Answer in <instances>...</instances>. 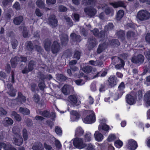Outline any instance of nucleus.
I'll return each mask as SVG.
<instances>
[{"mask_svg": "<svg viewBox=\"0 0 150 150\" xmlns=\"http://www.w3.org/2000/svg\"><path fill=\"white\" fill-rule=\"evenodd\" d=\"M69 101L73 105H79L78 102L77 97L76 95L73 94L68 96Z\"/></svg>", "mask_w": 150, "mask_h": 150, "instance_id": "9b49d317", "label": "nucleus"}, {"mask_svg": "<svg viewBox=\"0 0 150 150\" xmlns=\"http://www.w3.org/2000/svg\"><path fill=\"white\" fill-rule=\"evenodd\" d=\"M16 101L20 103H25L26 100L25 96H23L21 92H18V96L16 98Z\"/></svg>", "mask_w": 150, "mask_h": 150, "instance_id": "a211bd4d", "label": "nucleus"}, {"mask_svg": "<svg viewBox=\"0 0 150 150\" xmlns=\"http://www.w3.org/2000/svg\"><path fill=\"white\" fill-rule=\"evenodd\" d=\"M144 103L147 106H150V90L147 91L143 98Z\"/></svg>", "mask_w": 150, "mask_h": 150, "instance_id": "ddd939ff", "label": "nucleus"}, {"mask_svg": "<svg viewBox=\"0 0 150 150\" xmlns=\"http://www.w3.org/2000/svg\"><path fill=\"white\" fill-rule=\"evenodd\" d=\"M83 143L82 138L76 137L73 141V144L76 148L81 149L83 148Z\"/></svg>", "mask_w": 150, "mask_h": 150, "instance_id": "0eeeda50", "label": "nucleus"}, {"mask_svg": "<svg viewBox=\"0 0 150 150\" xmlns=\"http://www.w3.org/2000/svg\"><path fill=\"white\" fill-rule=\"evenodd\" d=\"M44 46L45 50L47 51L50 50L51 45V41L49 38L46 39L44 42Z\"/></svg>", "mask_w": 150, "mask_h": 150, "instance_id": "bb28decb", "label": "nucleus"}, {"mask_svg": "<svg viewBox=\"0 0 150 150\" xmlns=\"http://www.w3.org/2000/svg\"><path fill=\"white\" fill-rule=\"evenodd\" d=\"M36 64V62L34 60H30L29 62L28 66H27L24 68V69L22 71V73L23 74H27L29 72L32 71L35 67Z\"/></svg>", "mask_w": 150, "mask_h": 150, "instance_id": "f257e3e1", "label": "nucleus"}, {"mask_svg": "<svg viewBox=\"0 0 150 150\" xmlns=\"http://www.w3.org/2000/svg\"><path fill=\"white\" fill-rule=\"evenodd\" d=\"M144 59V56L141 54L133 56L131 59L132 62L134 64L140 65L143 63Z\"/></svg>", "mask_w": 150, "mask_h": 150, "instance_id": "7ed1b4c3", "label": "nucleus"}, {"mask_svg": "<svg viewBox=\"0 0 150 150\" xmlns=\"http://www.w3.org/2000/svg\"><path fill=\"white\" fill-rule=\"evenodd\" d=\"M89 47L91 49L93 48L96 45V40L95 38H91L88 39Z\"/></svg>", "mask_w": 150, "mask_h": 150, "instance_id": "c85d7f7f", "label": "nucleus"}, {"mask_svg": "<svg viewBox=\"0 0 150 150\" xmlns=\"http://www.w3.org/2000/svg\"><path fill=\"white\" fill-rule=\"evenodd\" d=\"M37 6L40 8H43L45 7V3L42 0H38L36 2Z\"/></svg>", "mask_w": 150, "mask_h": 150, "instance_id": "a18cd8bd", "label": "nucleus"}, {"mask_svg": "<svg viewBox=\"0 0 150 150\" xmlns=\"http://www.w3.org/2000/svg\"><path fill=\"white\" fill-rule=\"evenodd\" d=\"M72 115L71 118L74 121H77L80 118L81 115L79 112L76 110H72L70 112Z\"/></svg>", "mask_w": 150, "mask_h": 150, "instance_id": "2eb2a0df", "label": "nucleus"}, {"mask_svg": "<svg viewBox=\"0 0 150 150\" xmlns=\"http://www.w3.org/2000/svg\"><path fill=\"white\" fill-rule=\"evenodd\" d=\"M14 143L15 145L19 146L21 145L23 142V139L22 136L19 134L16 135V137L13 138Z\"/></svg>", "mask_w": 150, "mask_h": 150, "instance_id": "4468645a", "label": "nucleus"}, {"mask_svg": "<svg viewBox=\"0 0 150 150\" xmlns=\"http://www.w3.org/2000/svg\"><path fill=\"white\" fill-rule=\"evenodd\" d=\"M20 112L25 115H28L30 114V112L29 109L27 108L20 107L19 109Z\"/></svg>", "mask_w": 150, "mask_h": 150, "instance_id": "c9c22d12", "label": "nucleus"}, {"mask_svg": "<svg viewBox=\"0 0 150 150\" xmlns=\"http://www.w3.org/2000/svg\"><path fill=\"white\" fill-rule=\"evenodd\" d=\"M107 46L106 42H105L102 44H100L97 50V53L98 54L100 53L106 48Z\"/></svg>", "mask_w": 150, "mask_h": 150, "instance_id": "a878e982", "label": "nucleus"}, {"mask_svg": "<svg viewBox=\"0 0 150 150\" xmlns=\"http://www.w3.org/2000/svg\"><path fill=\"white\" fill-rule=\"evenodd\" d=\"M75 82L76 84L78 86H81L84 84V82H83V80L81 79H79L76 80Z\"/></svg>", "mask_w": 150, "mask_h": 150, "instance_id": "0e129e2a", "label": "nucleus"}, {"mask_svg": "<svg viewBox=\"0 0 150 150\" xmlns=\"http://www.w3.org/2000/svg\"><path fill=\"white\" fill-rule=\"evenodd\" d=\"M137 17L139 20L143 21L147 20L150 18V13L146 10H140L138 12Z\"/></svg>", "mask_w": 150, "mask_h": 150, "instance_id": "f03ea898", "label": "nucleus"}, {"mask_svg": "<svg viewBox=\"0 0 150 150\" xmlns=\"http://www.w3.org/2000/svg\"><path fill=\"white\" fill-rule=\"evenodd\" d=\"M105 31L103 30H101L99 32L98 35L97 37H98L99 38L103 39L105 37Z\"/></svg>", "mask_w": 150, "mask_h": 150, "instance_id": "864d4df0", "label": "nucleus"}, {"mask_svg": "<svg viewBox=\"0 0 150 150\" xmlns=\"http://www.w3.org/2000/svg\"><path fill=\"white\" fill-rule=\"evenodd\" d=\"M134 95L136 100H142L143 93L142 90H139Z\"/></svg>", "mask_w": 150, "mask_h": 150, "instance_id": "2f4dec72", "label": "nucleus"}, {"mask_svg": "<svg viewBox=\"0 0 150 150\" xmlns=\"http://www.w3.org/2000/svg\"><path fill=\"white\" fill-rule=\"evenodd\" d=\"M23 19V17L21 16H19L14 18L13 22L16 25H19L22 22Z\"/></svg>", "mask_w": 150, "mask_h": 150, "instance_id": "c756f323", "label": "nucleus"}, {"mask_svg": "<svg viewBox=\"0 0 150 150\" xmlns=\"http://www.w3.org/2000/svg\"><path fill=\"white\" fill-rule=\"evenodd\" d=\"M57 78H58V80L61 82L64 81L67 79V77L66 76L62 74L59 75L57 76Z\"/></svg>", "mask_w": 150, "mask_h": 150, "instance_id": "8fccbe9b", "label": "nucleus"}, {"mask_svg": "<svg viewBox=\"0 0 150 150\" xmlns=\"http://www.w3.org/2000/svg\"><path fill=\"white\" fill-rule=\"evenodd\" d=\"M124 14V12L122 10H119L116 15V18L117 19L120 20L123 17Z\"/></svg>", "mask_w": 150, "mask_h": 150, "instance_id": "c03bdc74", "label": "nucleus"}, {"mask_svg": "<svg viewBox=\"0 0 150 150\" xmlns=\"http://www.w3.org/2000/svg\"><path fill=\"white\" fill-rule=\"evenodd\" d=\"M18 61L17 57L16 56L13 58L11 59V67L13 68H15L17 66Z\"/></svg>", "mask_w": 150, "mask_h": 150, "instance_id": "ea45409f", "label": "nucleus"}, {"mask_svg": "<svg viewBox=\"0 0 150 150\" xmlns=\"http://www.w3.org/2000/svg\"><path fill=\"white\" fill-rule=\"evenodd\" d=\"M58 9L60 12H64L67 10V8L65 6L62 5H60L59 6Z\"/></svg>", "mask_w": 150, "mask_h": 150, "instance_id": "6e6d98bb", "label": "nucleus"}, {"mask_svg": "<svg viewBox=\"0 0 150 150\" xmlns=\"http://www.w3.org/2000/svg\"><path fill=\"white\" fill-rule=\"evenodd\" d=\"M72 40L74 42H79L81 41L80 35H77L75 33H72L70 35Z\"/></svg>", "mask_w": 150, "mask_h": 150, "instance_id": "4be33fe9", "label": "nucleus"}, {"mask_svg": "<svg viewBox=\"0 0 150 150\" xmlns=\"http://www.w3.org/2000/svg\"><path fill=\"white\" fill-rule=\"evenodd\" d=\"M38 75L39 77H40L41 80L42 81H44V80L47 78L45 74L41 72H38Z\"/></svg>", "mask_w": 150, "mask_h": 150, "instance_id": "13d9d810", "label": "nucleus"}, {"mask_svg": "<svg viewBox=\"0 0 150 150\" xmlns=\"http://www.w3.org/2000/svg\"><path fill=\"white\" fill-rule=\"evenodd\" d=\"M118 81V80L115 75H110L108 80V87L110 88L114 87L117 85Z\"/></svg>", "mask_w": 150, "mask_h": 150, "instance_id": "39448f33", "label": "nucleus"}, {"mask_svg": "<svg viewBox=\"0 0 150 150\" xmlns=\"http://www.w3.org/2000/svg\"><path fill=\"white\" fill-rule=\"evenodd\" d=\"M32 99L35 103H38L40 101V97L38 94L35 93L33 95Z\"/></svg>", "mask_w": 150, "mask_h": 150, "instance_id": "49530a36", "label": "nucleus"}, {"mask_svg": "<svg viewBox=\"0 0 150 150\" xmlns=\"http://www.w3.org/2000/svg\"><path fill=\"white\" fill-rule=\"evenodd\" d=\"M18 62H24L25 63L27 61V58L26 57H24L21 55L20 57H17Z\"/></svg>", "mask_w": 150, "mask_h": 150, "instance_id": "5fc2aeb1", "label": "nucleus"}, {"mask_svg": "<svg viewBox=\"0 0 150 150\" xmlns=\"http://www.w3.org/2000/svg\"><path fill=\"white\" fill-rule=\"evenodd\" d=\"M115 146L117 148H121L123 145V142L120 139L116 140L114 143Z\"/></svg>", "mask_w": 150, "mask_h": 150, "instance_id": "37998d69", "label": "nucleus"}, {"mask_svg": "<svg viewBox=\"0 0 150 150\" xmlns=\"http://www.w3.org/2000/svg\"><path fill=\"white\" fill-rule=\"evenodd\" d=\"M110 4L114 8H117L119 7H125V3L122 1H118L114 2H110Z\"/></svg>", "mask_w": 150, "mask_h": 150, "instance_id": "aec40b11", "label": "nucleus"}, {"mask_svg": "<svg viewBox=\"0 0 150 150\" xmlns=\"http://www.w3.org/2000/svg\"><path fill=\"white\" fill-rule=\"evenodd\" d=\"M125 85L123 82H122L119 84L117 92V94L118 97H121L125 93L124 89Z\"/></svg>", "mask_w": 150, "mask_h": 150, "instance_id": "9d476101", "label": "nucleus"}, {"mask_svg": "<svg viewBox=\"0 0 150 150\" xmlns=\"http://www.w3.org/2000/svg\"><path fill=\"white\" fill-rule=\"evenodd\" d=\"M60 49L59 43L57 41H54L51 46V50L52 53L54 54H56L59 51Z\"/></svg>", "mask_w": 150, "mask_h": 150, "instance_id": "6e6552de", "label": "nucleus"}, {"mask_svg": "<svg viewBox=\"0 0 150 150\" xmlns=\"http://www.w3.org/2000/svg\"><path fill=\"white\" fill-rule=\"evenodd\" d=\"M84 11L86 15L90 18L94 16L97 13L96 9L93 7H88L84 8Z\"/></svg>", "mask_w": 150, "mask_h": 150, "instance_id": "423d86ee", "label": "nucleus"}, {"mask_svg": "<svg viewBox=\"0 0 150 150\" xmlns=\"http://www.w3.org/2000/svg\"><path fill=\"white\" fill-rule=\"evenodd\" d=\"M25 45L27 50L30 52L32 51L34 49V46L31 41H27L26 42Z\"/></svg>", "mask_w": 150, "mask_h": 150, "instance_id": "7c9ffc66", "label": "nucleus"}, {"mask_svg": "<svg viewBox=\"0 0 150 150\" xmlns=\"http://www.w3.org/2000/svg\"><path fill=\"white\" fill-rule=\"evenodd\" d=\"M127 146L131 150H135L138 147L136 141L133 139H130L128 141Z\"/></svg>", "mask_w": 150, "mask_h": 150, "instance_id": "1a4fd4ad", "label": "nucleus"}, {"mask_svg": "<svg viewBox=\"0 0 150 150\" xmlns=\"http://www.w3.org/2000/svg\"><path fill=\"white\" fill-rule=\"evenodd\" d=\"M62 92L65 95L69 93L68 88L66 86L64 85L62 89Z\"/></svg>", "mask_w": 150, "mask_h": 150, "instance_id": "69168bd1", "label": "nucleus"}, {"mask_svg": "<svg viewBox=\"0 0 150 150\" xmlns=\"http://www.w3.org/2000/svg\"><path fill=\"white\" fill-rule=\"evenodd\" d=\"M11 115L14 117V118L16 121L19 122L21 120V117L16 111H12L11 112Z\"/></svg>", "mask_w": 150, "mask_h": 150, "instance_id": "58836bf2", "label": "nucleus"}, {"mask_svg": "<svg viewBox=\"0 0 150 150\" xmlns=\"http://www.w3.org/2000/svg\"><path fill=\"white\" fill-rule=\"evenodd\" d=\"M49 23L54 27H56L58 23L57 20L56 19V16L54 15L50 16L49 18Z\"/></svg>", "mask_w": 150, "mask_h": 150, "instance_id": "6ab92c4d", "label": "nucleus"}, {"mask_svg": "<svg viewBox=\"0 0 150 150\" xmlns=\"http://www.w3.org/2000/svg\"><path fill=\"white\" fill-rule=\"evenodd\" d=\"M96 65L101 67H103V62L101 59L96 60Z\"/></svg>", "mask_w": 150, "mask_h": 150, "instance_id": "052dcab7", "label": "nucleus"}, {"mask_svg": "<svg viewBox=\"0 0 150 150\" xmlns=\"http://www.w3.org/2000/svg\"><path fill=\"white\" fill-rule=\"evenodd\" d=\"M4 123L6 126H8L9 125H11L13 123V121L12 119L8 117H6L5 118Z\"/></svg>", "mask_w": 150, "mask_h": 150, "instance_id": "79ce46f5", "label": "nucleus"}, {"mask_svg": "<svg viewBox=\"0 0 150 150\" xmlns=\"http://www.w3.org/2000/svg\"><path fill=\"white\" fill-rule=\"evenodd\" d=\"M116 139V137L114 134H111L109 135L108 138V140L109 142H112Z\"/></svg>", "mask_w": 150, "mask_h": 150, "instance_id": "e2e57ef3", "label": "nucleus"}, {"mask_svg": "<svg viewBox=\"0 0 150 150\" xmlns=\"http://www.w3.org/2000/svg\"><path fill=\"white\" fill-rule=\"evenodd\" d=\"M22 133L24 141H26L28 139V132L27 129L24 128L22 131Z\"/></svg>", "mask_w": 150, "mask_h": 150, "instance_id": "de8ad7c7", "label": "nucleus"}, {"mask_svg": "<svg viewBox=\"0 0 150 150\" xmlns=\"http://www.w3.org/2000/svg\"><path fill=\"white\" fill-rule=\"evenodd\" d=\"M126 37L128 40H130L131 39L134 40L136 38V35L134 32L129 30L127 32Z\"/></svg>", "mask_w": 150, "mask_h": 150, "instance_id": "cd10ccee", "label": "nucleus"}, {"mask_svg": "<svg viewBox=\"0 0 150 150\" xmlns=\"http://www.w3.org/2000/svg\"><path fill=\"white\" fill-rule=\"evenodd\" d=\"M84 123L86 124H92L94 123L96 120L95 113L93 112L87 115L83 119Z\"/></svg>", "mask_w": 150, "mask_h": 150, "instance_id": "20e7f679", "label": "nucleus"}, {"mask_svg": "<svg viewBox=\"0 0 150 150\" xmlns=\"http://www.w3.org/2000/svg\"><path fill=\"white\" fill-rule=\"evenodd\" d=\"M94 135L96 140L98 142L101 141L103 139V134L98 132H96Z\"/></svg>", "mask_w": 150, "mask_h": 150, "instance_id": "f704fd0d", "label": "nucleus"}, {"mask_svg": "<svg viewBox=\"0 0 150 150\" xmlns=\"http://www.w3.org/2000/svg\"><path fill=\"white\" fill-rule=\"evenodd\" d=\"M13 8H15L17 10H20L21 8L19 3L17 1L15 2L13 6Z\"/></svg>", "mask_w": 150, "mask_h": 150, "instance_id": "774afa93", "label": "nucleus"}, {"mask_svg": "<svg viewBox=\"0 0 150 150\" xmlns=\"http://www.w3.org/2000/svg\"><path fill=\"white\" fill-rule=\"evenodd\" d=\"M71 52L69 49H67L64 51L63 53L62 57L64 58H67L71 57Z\"/></svg>", "mask_w": 150, "mask_h": 150, "instance_id": "e433bc0d", "label": "nucleus"}, {"mask_svg": "<svg viewBox=\"0 0 150 150\" xmlns=\"http://www.w3.org/2000/svg\"><path fill=\"white\" fill-rule=\"evenodd\" d=\"M85 3L88 5H91L93 6H95L96 4L97 0H84Z\"/></svg>", "mask_w": 150, "mask_h": 150, "instance_id": "4c0bfd02", "label": "nucleus"}, {"mask_svg": "<svg viewBox=\"0 0 150 150\" xmlns=\"http://www.w3.org/2000/svg\"><path fill=\"white\" fill-rule=\"evenodd\" d=\"M33 150H42L43 148L42 143L40 142H35L32 146Z\"/></svg>", "mask_w": 150, "mask_h": 150, "instance_id": "5701e85b", "label": "nucleus"}, {"mask_svg": "<svg viewBox=\"0 0 150 150\" xmlns=\"http://www.w3.org/2000/svg\"><path fill=\"white\" fill-rule=\"evenodd\" d=\"M0 148H3L4 150H17L11 145L6 144L5 143L0 142Z\"/></svg>", "mask_w": 150, "mask_h": 150, "instance_id": "dca6fc26", "label": "nucleus"}, {"mask_svg": "<svg viewBox=\"0 0 150 150\" xmlns=\"http://www.w3.org/2000/svg\"><path fill=\"white\" fill-rule=\"evenodd\" d=\"M26 125L28 127H30L33 125V123L32 120L29 118H27L26 120Z\"/></svg>", "mask_w": 150, "mask_h": 150, "instance_id": "bf43d9fd", "label": "nucleus"}, {"mask_svg": "<svg viewBox=\"0 0 150 150\" xmlns=\"http://www.w3.org/2000/svg\"><path fill=\"white\" fill-rule=\"evenodd\" d=\"M18 42L16 39H14L12 40L11 42V45L13 49H16L18 46Z\"/></svg>", "mask_w": 150, "mask_h": 150, "instance_id": "3c124183", "label": "nucleus"}, {"mask_svg": "<svg viewBox=\"0 0 150 150\" xmlns=\"http://www.w3.org/2000/svg\"><path fill=\"white\" fill-rule=\"evenodd\" d=\"M81 52L78 50H76L75 51L74 55V58L79 60L80 57Z\"/></svg>", "mask_w": 150, "mask_h": 150, "instance_id": "09e8293b", "label": "nucleus"}, {"mask_svg": "<svg viewBox=\"0 0 150 150\" xmlns=\"http://www.w3.org/2000/svg\"><path fill=\"white\" fill-rule=\"evenodd\" d=\"M84 132L83 129L81 127H78L76 130L75 136L80 137L83 134Z\"/></svg>", "mask_w": 150, "mask_h": 150, "instance_id": "72a5a7b5", "label": "nucleus"}, {"mask_svg": "<svg viewBox=\"0 0 150 150\" xmlns=\"http://www.w3.org/2000/svg\"><path fill=\"white\" fill-rule=\"evenodd\" d=\"M126 98L127 102L130 105L133 104L135 103V100H136L134 96L129 94H127Z\"/></svg>", "mask_w": 150, "mask_h": 150, "instance_id": "b1692460", "label": "nucleus"}, {"mask_svg": "<svg viewBox=\"0 0 150 150\" xmlns=\"http://www.w3.org/2000/svg\"><path fill=\"white\" fill-rule=\"evenodd\" d=\"M92 67L90 66H87L84 67L82 69V71L85 73L87 74L90 73L92 70Z\"/></svg>", "mask_w": 150, "mask_h": 150, "instance_id": "a19ab883", "label": "nucleus"}, {"mask_svg": "<svg viewBox=\"0 0 150 150\" xmlns=\"http://www.w3.org/2000/svg\"><path fill=\"white\" fill-rule=\"evenodd\" d=\"M116 35L118 38L123 42L125 40V31L122 30H120L116 32Z\"/></svg>", "mask_w": 150, "mask_h": 150, "instance_id": "412c9836", "label": "nucleus"}, {"mask_svg": "<svg viewBox=\"0 0 150 150\" xmlns=\"http://www.w3.org/2000/svg\"><path fill=\"white\" fill-rule=\"evenodd\" d=\"M98 128L99 130L100 131L102 130L106 132H108L109 130L110 127L106 124H101L99 125Z\"/></svg>", "mask_w": 150, "mask_h": 150, "instance_id": "473e14b6", "label": "nucleus"}, {"mask_svg": "<svg viewBox=\"0 0 150 150\" xmlns=\"http://www.w3.org/2000/svg\"><path fill=\"white\" fill-rule=\"evenodd\" d=\"M55 131L56 133L59 135H61L62 133V131L60 127L57 126L55 127Z\"/></svg>", "mask_w": 150, "mask_h": 150, "instance_id": "680f3d73", "label": "nucleus"}, {"mask_svg": "<svg viewBox=\"0 0 150 150\" xmlns=\"http://www.w3.org/2000/svg\"><path fill=\"white\" fill-rule=\"evenodd\" d=\"M106 42L108 46L110 45L114 47H117L120 45L119 40L116 39H113L110 40H108V42Z\"/></svg>", "mask_w": 150, "mask_h": 150, "instance_id": "f8f14e48", "label": "nucleus"}, {"mask_svg": "<svg viewBox=\"0 0 150 150\" xmlns=\"http://www.w3.org/2000/svg\"><path fill=\"white\" fill-rule=\"evenodd\" d=\"M117 64L115 65V67L119 69L123 67L125 65V62L123 60L118 57L117 62Z\"/></svg>", "mask_w": 150, "mask_h": 150, "instance_id": "393cba45", "label": "nucleus"}, {"mask_svg": "<svg viewBox=\"0 0 150 150\" xmlns=\"http://www.w3.org/2000/svg\"><path fill=\"white\" fill-rule=\"evenodd\" d=\"M61 45L64 46H66L69 41L68 35L66 34H63L60 37Z\"/></svg>", "mask_w": 150, "mask_h": 150, "instance_id": "f3484780", "label": "nucleus"}, {"mask_svg": "<svg viewBox=\"0 0 150 150\" xmlns=\"http://www.w3.org/2000/svg\"><path fill=\"white\" fill-rule=\"evenodd\" d=\"M38 86L40 89L41 91L44 90L46 86L44 81L40 82L38 84Z\"/></svg>", "mask_w": 150, "mask_h": 150, "instance_id": "4d7b16f0", "label": "nucleus"}, {"mask_svg": "<svg viewBox=\"0 0 150 150\" xmlns=\"http://www.w3.org/2000/svg\"><path fill=\"white\" fill-rule=\"evenodd\" d=\"M91 134L89 132L86 133L84 136L86 142H90L91 140Z\"/></svg>", "mask_w": 150, "mask_h": 150, "instance_id": "603ef678", "label": "nucleus"}, {"mask_svg": "<svg viewBox=\"0 0 150 150\" xmlns=\"http://www.w3.org/2000/svg\"><path fill=\"white\" fill-rule=\"evenodd\" d=\"M34 49H35L36 51L39 52H41L42 51V48L41 47L37 45H34Z\"/></svg>", "mask_w": 150, "mask_h": 150, "instance_id": "338daca9", "label": "nucleus"}]
</instances>
